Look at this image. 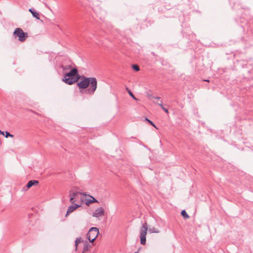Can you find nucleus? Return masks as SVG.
I'll use <instances>...</instances> for the list:
<instances>
[{
  "instance_id": "1",
  "label": "nucleus",
  "mask_w": 253,
  "mask_h": 253,
  "mask_svg": "<svg viewBox=\"0 0 253 253\" xmlns=\"http://www.w3.org/2000/svg\"><path fill=\"white\" fill-rule=\"evenodd\" d=\"M62 81L65 84L72 85L77 83L80 89H84V93L90 95L94 94L97 86V81L94 77H86L81 76L78 69L74 68L63 74Z\"/></svg>"
},
{
  "instance_id": "2",
  "label": "nucleus",
  "mask_w": 253,
  "mask_h": 253,
  "mask_svg": "<svg viewBox=\"0 0 253 253\" xmlns=\"http://www.w3.org/2000/svg\"><path fill=\"white\" fill-rule=\"evenodd\" d=\"M239 66H241L243 69L247 68V74H244L246 78L249 79H253V69L252 66L248 63V62L245 60H240L238 61Z\"/></svg>"
},
{
  "instance_id": "3",
  "label": "nucleus",
  "mask_w": 253,
  "mask_h": 253,
  "mask_svg": "<svg viewBox=\"0 0 253 253\" xmlns=\"http://www.w3.org/2000/svg\"><path fill=\"white\" fill-rule=\"evenodd\" d=\"M13 36L18 37L19 41L23 42L28 37V34L27 33L24 32L21 28H16L13 32Z\"/></svg>"
},
{
  "instance_id": "4",
  "label": "nucleus",
  "mask_w": 253,
  "mask_h": 253,
  "mask_svg": "<svg viewBox=\"0 0 253 253\" xmlns=\"http://www.w3.org/2000/svg\"><path fill=\"white\" fill-rule=\"evenodd\" d=\"M99 234V229L97 227H91L89 229L86 236L90 243H92Z\"/></svg>"
},
{
  "instance_id": "5",
  "label": "nucleus",
  "mask_w": 253,
  "mask_h": 253,
  "mask_svg": "<svg viewBox=\"0 0 253 253\" xmlns=\"http://www.w3.org/2000/svg\"><path fill=\"white\" fill-rule=\"evenodd\" d=\"M148 230V225L147 222H145L144 224H143L142 227L140 229V244L141 245H145L146 244V235L147 233V231Z\"/></svg>"
},
{
  "instance_id": "6",
  "label": "nucleus",
  "mask_w": 253,
  "mask_h": 253,
  "mask_svg": "<svg viewBox=\"0 0 253 253\" xmlns=\"http://www.w3.org/2000/svg\"><path fill=\"white\" fill-rule=\"evenodd\" d=\"M79 194L82 195L83 194L78 191H73L72 190L70 191V202L72 204H74L76 199L78 198V195Z\"/></svg>"
},
{
  "instance_id": "7",
  "label": "nucleus",
  "mask_w": 253,
  "mask_h": 253,
  "mask_svg": "<svg viewBox=\"0 0 253 253\" xmlns=\"http://www.w3.org/2000/svg\"><path fill=\"white\" fill-rule=\"evenodd\" d=\"M104 213V210L102 207H99L96 209L92 213V216L98 217L100 216L103 215Z\"/></svg>"
},
{
  "instance_id": "8",
  "label": "nucleus",
  "mask_w": 253,
  "mask_h": 253,
  "mask_svg": "<svg viewBox=\"0 0 253 253\" xmlns=\"http://www.w3.org/2000/svg\"><path fill=\"white\" fill-rule=\"evenodd\" d=\"M38 183H39V181L38 180H31L29 181L27 183V184H26V185L22 188V190L24 191H27L31 187H32L33 186L35 185V184H38Z\"/></svg>"
},
{
  "instance_id": "9",
  "label": "nucleus",
  "mask_w": 253,
  "mask_h": 253,
  "mask_svg": "<svg viewBox=\"0 0 253 253\" xmlns=\"http://www.w3.org/2000/svg\"><path fill=\"white\" fill-rule=\"evenodd\" d=\"M80 206V205H79L77 204H75L74 205L70 206L67 209V211L66 214L65 216H67L70 213L74 211L75 210H76Z\"/></svg>"
},
{
  "instance_id": "10",
  "label": "nucleus",
  "mask_w": 253,
  "mask_h": 253,
  "mask_svg": "<svg viewBox=\"0 0 253 253\" xmlns=\"http://www.w3.org/2000/svg\"><path fill=\"white\" fill-rule=\"evenodd\" d=\"M29 11L32 13L33 16L36 18L37 19H40V15L39 13L37 12L35 9L33 8L29 9Z\"/></svg>"
},
{
  "instance_id": "11",
  "label": "nucleus",
  "mask_w": 253,
  "mask_h": 253,
  "mask_svg": "<svg viewBox=\"0 0 253 253\" xmlns=\"http://www.w3.org/2000/svg\"><path fill=\"white\" fill-rule=\"evenodd\" d=\"M90 198L92 199H87L85 202V204L87 206L93 203H98V201L94 197L91 196H90Z\"/></svg>"
},
{
  "instance_id": "12",
  "label": "nucleus",
  "mask_w": 253,
  "mask_h": 253,
  "mask_svg": "<svg viewBox=\"0 0 253 253\" xmlns=\"http://www.w3.org/2000/svg\"><path fill=\"white\" fill-rule=\"evenodd\" d=\"M61 68L63 70V74H64L65 72H68L67 71L68 70H70L71 69V66L70 65H62L61 66H60Z\"/></svg>"
},
{
  "instance_id": "13",
  "label": "nucleus",
  "mask_w": 253,
  "mask_h": 253,
  "mask_svg": "<svg viewBox=\"0 0 253 253\" xmlns=\"http://www.w3.org/2000/svg\"><path fill=\"white\" fill-rule=\"evenodd\" d=\"M90 247V245L88 244L87 242H85L84 245L83 253L88 251Z\"/></svg>"
},
{
  "instance_id": "14",
  "label": "nucleus",
  "mask_w": 253,
  "mask_h": 253,
  "mask_svg": "<svg viewBox=\"0 0 253 253\" xmlns=\"http://www.w3.org/2000/svg\"><path fill=\"white\" fill-rule=\"evenodd\" d=\"M83 242V240L81 237L77 238H76L75 242V245L76 246V250L77 249V246L79 245V243L81 242Z\"/></svg>"
},
{
  "instance_id": "15",
  "label": "nucleus",
  "mask_w": 253,
  "mask_h": 253,
  "mask_svg": "<svg viewBox=\"0 0 253 253\" xmlns=\"http://www.w3.org/2000/svg\"><path fill=\"white\" fill-rule=\"evenodd\" d=\"M181 214L183 216V217L185 219H187V218H189V216L188 215V214L187 213L186 211L184 210H182L181 211Z\"/></svg>"
},
{
  "instance_id": "16",
  "label": "nucleus",
  "mask_w": 253,
  "mask_h": 253,
  "mask_svg": "<svg viewBox=\"0 0 253 253\" xmlns=\"http://www.w3.org/2000/svg\"><path fill=\"white\" fill-rule=\"evenodd\" d=\"M149 232H150L151 233H158L160 232L159 230L155 227L150 228L149 229Z\"/></svg>"
},
{
  "instance_id": "17",
  "label": "nucleus",
  "mask_w": 253,
  "mask_h": 253,
  "mask_svg": "<svg viewBox=\"0 0 253 253\" xmlns=\"http://www.w3.org/2000/svg\"><path fill=\"white\" fill-rule=\"evenodd\" d=\"M145 121L146 122H147L150 125H151V126H153L155 128H156V129H158L157 126H156V125H155V124L151 120H150L149 119H148V118H145Z\"/></svg>"
},
{
  "instance_id": "18",
  "label": "nucleus",
  "mask_w": 253,
  "mask_h": 253,
  "mask_svg": "<svg viewBox=\"0 0 253 253\" xmlns=\"http://www.w3.org/2000/svg\"><path fill=\"white\" fill-rule=\"evenodd\" d=\"M126 90H127V92L128 93V94H129V95L134 99L135 100H137V99L136 98V97H135V96L133 95V94L132 93V92H131V91L127 87L126 88Z\"/></svg>"
},
{
  "instance_id": "19",
  "label": "nucleus",
  "mask_w": 253,
  "mask_h": 253,
  "mask_svg": "<svg viewBox=\"0 0 253 253\" xmlns=\"http://www.w3.org/2000/svg\"><path fill=\"white\" fill-rule=\"evenodd\" d=\"M132 68L133 70H134L135 71H139L140 70V68L139 66L136 64H133L132 65Z\"/></svg>"
},
{
  "instance_id": "20",
  "label": "nucleus",
  "mask_w": 253,
  "mask_h": 253,
  "mask_svg": "<svg viewBox=\"0 0 253 253\" xmlns=\"http://www.w3.org/2000/svg\"><path fill=\"white\" fill-rule=\"evenodd\" d=\"M4 136L6 138H8V137H10L12 138L14 137V135L13 134H10L9 132L7 131H5Z\"/></svg>"
},
{
  "instance_id": "21",
  "label": "nucleus",
  "mask_w": 253,
  "mask_h": 253,
  "mask_svg": "<svg viewBox=\"0 0 253 253\" xmlns=\"http://www.w3.org/2000/svg\"><path fill=\"white\" fill-rule=\"evenodd\" d=\"M159 106H160L161 108H162L164 106H163V101L161 99L159 100V102H158L157 103H156Z\"/></svg>"
},
{
  "instance_id": "22",
  "label": "nucleus",
  "mask_w": 253,
  "mask_h": 253,
  "mask_svg": "<svg viewBox=\"0 0 253 253\" xmlns=\"http://www.w3.org/2000/svg\"><path fill=\"white\" fill-rule=\"evenodd\" d=\"M166 113H169V110L168 109L166 108L164 106L161 108Z\"/></svg>"
},
{
  "instance_id": "23",
  "label": "nucleus",
  "mask_w": 253,
  "mask_h": 253,
  "mask_svg": "<svg viewBox=\"0 0 253 253\" xmlns=\"http://www.w3.org/2000/svg\"><path fill=\"white\" fill-rule=\"evenodd\" d=\"M153 98L154 99H158L159 100H161V97H158V96H153Z\"/></svg>"
},
{
  "instance_id": "24",
  "label": "nucleus",
  "mask_w": 253,
  "mask_h": 253,
  "mask_svg": "<svg viewBox=\"0 0 253 253\" xmlns=\"http://www.w3.org/2000/svg\"><path fill=\"white\" fill-rule=\"evenodd\" d=\"M5 132L0 130V134L4 136Z\"/></svg>"
},
{
  "instance_id": "25",
  "label": "nucleus",
  "mask_w": 253,
  "mask_h": 253,
  "mask_svg": "<svg viewBox=\"0 0 253 253\" xmlns=\"http://www.w3.org/2000/svg\"><path fill=\"white\" fill-rule=\"evenodd\" d=\"M205 81H206V82H209V80H204Z\"/></svg>"
},
{
  "instance_id": "26",
  "label": "nucleus",
  "mask_w": 253,
  "mask_h": 253,
  "mask_svg": "<svg viewBox=\"0 0 253 253\" xmlns=\"http://www.w3.org/2000/svg\"><path fill=\"white\" fill-rule=\"evenodd\" d=\"M134 253H138V252H135Z\"/></svg>"
},
{
  "instance_id": "27",
  "label": "nucleus",
  "mask_w": 253,
  "mask_h": 253,
  "mask_svg": "<svg viewBox=\"0 0 253 253\" xmlns=\"http://www.w3.org/2000/svg\"><path fill=\"white\" fill-rule=\"evenodd\" d=\"M243 73H245V71H243ZM244 74H245V73H244Z\"/></svg>"
}]
</instances>
